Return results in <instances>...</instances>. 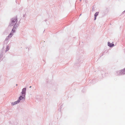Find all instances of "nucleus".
<instances>
[{
  "label": "nucleus",
  "instance_id": "1",
  "mask_svg": "<svg viewBox=\"0 0 125 125\" xmlns=\"http://www.w3.org/2000/svg\"><path fill=\"white\" fill-rule=\"evenodd\" d=\"M11 21L12 22L10 24V26H11L14 25L13 28L14 27V30L15 29V24L17 22V20L16 19H12L11 20Z\"/></svg>",
  "mask_w": 125,
  "mask_h": 125
},
{
  "label": "nucleus",
  "instance_id": "2",
  "mask_svg": "<svg viewBox=\"0 0 125 125\" xmlns=\"http://www.w3.org/2000/svg\"><path fill=\"white\" fill-rule=\"evenodd\" d=\"M14 27L13 28L11 33L8 35L7 38L8 39H9V38H10L13 35V33H14L15 32V30H14Z\"/></svg>",
  "mask_w": 125,
  "mask_h": 125
},
{
  "label": "nucleus",
  "instance_id": "3",
  "mask_svg": "<svg viewBox=\"0 0 125 125\" xmlns=\"http://www.w3.org/2000/svg\"><path fill=\"white\" fill-rule=\"evenodd\" d=\"M24 99L25 95H22V96H21L20 97L19 99L18 100H19L20 101V100Z\"/></svg>",
  "mask_w": 125,
  "mask_h": 125
},
{
  "label": "nucleus",
  "instance_id": "4",
  "mask_svg": "<svg viewBox=\"0 0 125 125\" xmlns=\"http://www.w3.org/2000/svg\"><path fill=\"white\" fill-rule=\"evenodd\" d=\"M26 88H24L22 90V95H25V94L26 93Z\"/></svg>",
  "mask_w": 125,
  "mask_h": 125
},
{
  "label": "nucleus",
  "instance_id": "5",
  "mask_svg": "<svg viewBox=\"0 0 125 125\" xmlns=\"http://www.w3.org/2000/svg\"><path fill=\"white\" fill-rule=\"evenodd\" d=\"M20 102L19 100H18L17 101H15V102H13V103H11V105H13L15 104H17L18 103H19Z\"/></svg>",
  "mask_w": 125,
  "mask_h": 125
},
{
  "label": "nucleus",
  "instance_id": "6",
  "mask_svg": "<svg viewBox=\"0 0 125 125\" xmlns=\"http://www.w3.org/2000/svg\"><path fill=\"white\" fill-rule=\"evenodd\" d=\"M108 46H109L110 47H112V46H114V44L111 43L110 42H108Z\"/></svg>",
  "mask_w": 125,
  "mask_h": 125
},
{
  "label": "nucleus",
  "instance_id": "7",
  "mask_svg": "<svg viewBox=\"0 0 125 125\" xmlns=\"http://www.w3.org/2000/svg\"><path fill=\"white\" fill-rule=\"evenodd\" d=\"M98 13H99L98 12H97L95 13V15H94V16H95V17H94V20H95L96 19V17L98 15Z\"/></svg>",
  "mask_w": 125,
  "mask_h": 125
},
{
  "label": "nucleus",
  "instance_id": "8",
  "mask_svg": "<svg viewBox=\"0 0 125 125\" xmlns=\"http://www.w3.org/2000/svg\"><path fill=\"white\" fill-rule=\"evenodd\" d=\"M121 73L122 74H125V69L122 70L121 71Z\"/></svg>",
  "mask_w": 125,
  "mask_h": 125
},
{
  "label": "nucleus",
  "instance_id": "9",
  "mask_svg": "<svg viewBox=\"0 0 125 125\" xmlns=\"http://www.w3.org/2000/svg\"><path fill=\"white\" fill-rule=\"evenodd\" d=\"M9 50V48H8V47H7V51H8V50Z\"/></svg>",
  "mask_w": 125,
  "mask_h": 125
},
{
  "label": "nucleus",
  "instance_id": "10",
  "mask_svg": "<svg viewBox=\"0 0 125 125\" xmlns=\"http://www.w3.org/2000/svg\"><path fill=\"white\" fill-rule=\"evenodd\" d=\"M7 38H6V39H7Z\"/></svg>",
  "mask_w": 125,
  "mask_h": 125
}]
</instances>
